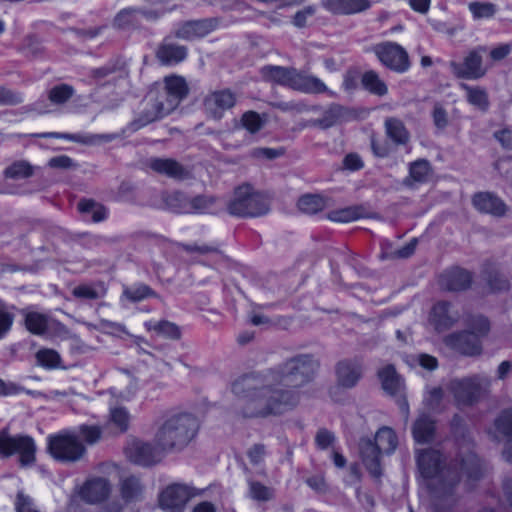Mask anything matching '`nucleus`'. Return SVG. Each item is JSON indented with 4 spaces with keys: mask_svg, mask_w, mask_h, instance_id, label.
Wrapping results in <instances>:
<instances>
[{
    "mask_svg": "<svg viewBox=\"0 0 512 512\" xmlns=\"http://www.w3.org/2000/svg\"><path fill=\"white\" fill-rule=\"evenodd\" d=\"M320 369V360L312 353H299L285 359L266 376L247 374L235 380L232 392L239 399L244 418L280 415L300 400L295 389L311 383Z\"/></svg>",
    "mask_w": 512,
    "mask_h": 512,
    "instance_id": "nucleus-1",
    "label": "nucleus"
},
{
    "mask_svg": "<svg viewBox=\"0 0 512 512\" xmlns=\"http://www.w3.org/2000/svg\"><path fill=\"white\" fill-rule=\"evenodd\" d=\"M416 462L421 476L430 480L429 487L433 495L434 512H453L457 502L456 487L461 476L477 480L481 475V466L470 442L463 440L454 459L445 463L443 454L436 449L420 450Z\"/></svg>",
    "mask_w": 512,
    "mask_h": 512,
    "instance_id": "nucleus-2",
    "label": "nucleus"
},
{
    "mask_svg": "<svg viewBox=\"0 0 512 512\" xmlns=\"http://www.w3.org/2000/svg\"><path fill=\"white\" fill-rule=\"evenodd\" d=\"M200 429L198 417L190 412L166 411L156 422L154 442L164 450L181 451Z\"/></svg>",
    "mask_w": 512,
    "mask_h": 512,
    "instance_id": "nucleus-3",
    "label": "nucleus"
},
{
    "mask_svg": "<svg viewBox=\"0 0 512 512\" xmlns=\"http://www.w3.org/2000/svg\"><path fill=\"white\" fill-rule=\"evenodd\" d=\"M262 78L271 83L306 93H323L326 85L318 78L300 74L293 67L266 65L260 69Z\"/></svg>",
    "mask_w": 512,
    "mask_h": 512,
    "instance_id": "nucleus-4",
    "label": "nucleus"
},
{
    "mask_svg": "<svg viewBox=\"0 0 512 512\" xmlns=\"http://www.w3.org/2000/svg\"><path fill=\"white\" fill-rule=\"evenodd\" d=\"M492 379L485 373L453 379L449 390L458 407H472L490 395Z\"/></svg>",
    "mask_w": 512,
    "mask_h": 512,
    "instance_id": "nucleus-5",
    "label": "nucleus"
},
{
    "mask_svg": "<svg viewBox=\"0 0 512 512\" xmlns=\"http://www.w3.org/2000/svg\"><path fill=\"white\" fill-rule=\"evenodd\" d=\"M227 211L230 215L242 218L261 217L270 211V201L249 184H244L235 188L227 204Z\"/></svg>",
    "mask_w": 512,
    "mask_h": 512,
    "instance_id": "nucleus-6",
    "label": "nucleus"
},
{
    "mask_svg": "<svg viewBox=\"0 0 512 512\" xmlns=\"http://www.w3.org/2000/svg\"><path fill=\"white\" fill-rule=\"evenodd\" d=\"M47 450L57 461L63 463H75L84 458L86 447L73 431H62L48 436Z\"/></svg>",
    "mask_w": 512,
    "mask_h": 512,
    "instance_id": "nucleus-7",
    "label": "nucleus"
},
{
    "mask_svg": "<svg viewBox=\"0 0 512 512\" xmlns=\"http://www.w3.org/2000/svg\"><path fill=\"white\" fill-rule=\"evenodd\" d=\"M36 445L32 437L28 435L12 436L8 428L0 431V456L10 457L19 454L22 466L32 465L35 462Z\"/></svg>",
    "mask_w": 512,
    "mask_h": 512,
    "instance_id": "nucleus-8",
    "label": "nucleus"
},
{
    "mask_svg": "<svg viewBox=\"0 0 512 512\" xmlns=\"http://www.w3.org/2000/svg\"><path fill=\"white\" fill-rule=\"evenodd\" d=\"M203 491L185 484L168 485L159 495V506L165 512H183L188 501Z\"/></svg>",
    "mask_w": 512,
    "mask_h": 512,
    "instance_id": "nucleus-9",
    "label": "nucleus"
},
{
    "mask_svg": "<svg viewBox=\"0 0 512 512\" xmlns=\"http://www.w3.org/2000/svg\"><path fill=\"white\" fill-rule=\"evenodd\" d=\"M487 52L485 46H478L470 50L464 57L463 62L451 61L449 67L451 72L460 79H480L487 68L483 64V55Z\"/></svg>",
    "mask_w": 512,
    "mask_h": 512,
    "instance_id": "nucleus-10",
    "label": "nucleus"
},
{
    "mask_svg": "<svg viewBox=\"0 0 512 512\" xmlns=\"http://www.w3.org/2000/svg\"><path fill=\"white\" fill-rule=\"evenodd\" d=\"M373 52L384 66L395 72L403 73L410 67L407 51L395 42L376 44Z\"/></svg>",
    "mask_w": 512,
    "mask_h": 512,
    "instance_id": "nucleus-11",
    "label": "nucleus"
},
{
    "mask_svg": "<svg viewBox=\"0 0 512 512\" xmlns=\"http://www.w3.org/2000/svg\"><path fill=\"white\" fill-rule=\"evenodd\" d=\"M236 101V95L230 89L215 90L204 97V112L209 118L218 121L235 106Z\"/></svg>",
    "mask_w": 512,
    "mask_h": 512,
    "instance_id": "nucleus-12",
    "label": "nucleus"
},
{
    "mask_svg": "<svg viewBox=\"0 0 512 512\" xmlns=\"http://www.w3.org/2000/svg\"><path fill=\"white\" fill-rule=\"evenodd\" d=\"M188 93L189 88L185 79L181 76L171 75L164 78V89L156 93V96L166 106V110L172 112L187 97Z\"/></svg>",
    "mask_w": 512,
    "mask_h": 512,
    "instance_id": "nucleus-13",
    "label": "nucleus"
},
{
    "mask_svg": "<svg viewBox=\"0 0 512 512\" xmlns=\"http://www.w3.org/2000/svg\"><path fill=\"white\" fill-rule=\"evenodd\" d=\"M142 105L143 109L141 112L129 123L128 128L132 132L171 113L169 110H166V106L154 93H150L142 102Z\"/></svg>",
    "mask_w": 512,
    "mask_h": 512,
    "instance_id": "nucleus-14",
    "label": "nucleus"
},
{
    "mask_svg": "<svg viewBox=\"0 0 512 512\" xmlns=\"http://www.w3.org/2000/svg\"><path fill=\"white\" fill-rule=\"evenodd\" d=\"M165 452L169 451L162 449L156 443L153 445L149 442L137 441L132 444L129 457L134 463L147 467L159 463Z\"/></svg>",
    "mask_w": 512,
    "mask_h": 512,
    "instance_id": "nucleus-15",
    "label": "nucleus"
},
{
    "mask_svg": "<svg viewBox=\"0 0 512 512\" xmlns=\"http://www.w3.org/2000/svg\"><path fill=\"white\" fill-rule=\"evenodd\" d=\"M446 344L466 356H478L482 353V342L476 334L469 331L452 333L446 337Z\"/></svg>",
    "mask_w": 512,
    "mask_h": 512,
    "instance_id": "nucleus-16",
    "label": "nucleus"
},
{
    "mask_svg": "<svg viewBox=\"0 0 512 512\" xmlns=\"http://www.w3.org/2000/svg\"><path fill=\"white\" fill-rule=\"evenodd\" d=\"M217 20L213 18L190 20L183 22L175 31V37L187 41H193L205 37L217 27Z\"/></svg>",
    "mask_w": 512,
    "mask_h": 512,
    "instance_id": "nucleus-17",
    "label": "nucleus"
},
{
    "mask_svg": "<svg viewBox=\"0 0 512 512\" xmlns=\"http://www.w3.org/2000/svg\"><path fill=\"white\" fill-rule=\"evenodd\" d=\"M337 383L339 386L351 389L357 385L362 377L363 366L358 359H344L335 367Z\"/></svg>",
    "mask_w": 512,
    "mask_h": 512,
    "instance_id": "nucleus-18",
    "label": "nucleus"
},
{
    "mask_svg": "<svg viewBox=\"0 0 512 512\" xmlns=\"http://www.w3.org/2000/svg\"><path fill=\"white\" fill-rule=\"evenodd\" d=\"M472 274L460 267H453L444 271L439 277V285L447 291H463L468 289L472 283Z\"/></svg>",
    "mask_w": 512,
    "mask_h": 512,
    "instance_id": "nucleus-19",
    "label": "nucleus"
},
{
    "mask_svg": "<svg viewBox=\"0 0 512 512\" xmlns=\"http://www.w3.org/2000/svg\"><path fill=\"white\" fill-rule=\"evenodd\" d=\"M353 117V113L348 108L340 104L333 103L323 111L322 117L318 119H312L310 124L326 130L333 126L347 122Z\"/></svg>",
    "mask_w": 512,
    "mask_h": 512,
    "instance_id": "nucleus-20",
    "label": "nucleus"
},
{
    "mask_svg": "<svg viewBox=\"0 0 512 512\" xmlns=\"http://www.w3.org/2000/svg\"><path fill=\"white\" fill-rule=\"evenodd\" d=\"M31 136L36 138L66 139L84 145L108 143L117 138L116 134H70L59 132L35 133L31 134Z\"/></svg>",
    "mask_w": 512,
    "mask_h": 512,
    "instance_id": "nucleus-21",
    "label": "nucleus"
},
{
    "mask_svg": "<svg viewBox=\"0 0 512 512\" xmlns=\"http://www.w3.org/2000/svg\"><path fill=\"white\" fill-rule=\"evenodd\" d=\"M359 451L362 461L369 473L379 478L382 475L380 456L382 452L370 438H361L359 442Z\"/></svg>",
    "mask_w": 512,
    "mask_h": 512,
    "instance_id": "nucleus-22",
    "label": "nucleus"
},
{
    "mask_svg": "<svg viewBox=\"0 0 512 512\" xmlns=\"http://www.w3.org/2000/svg\"><path fill=\"white\" fill-rule=\"evenodd\" d=\"M459 319V314L451 309L447 301L437 302L430 313V323L437 331H444L451 328Z\"/></svg>",
    "mask_w": 512,
    "mask_h": 512,
    "instance_id": "nucleus-23",
    "label": "nucleus"
},
{
    "mask_svg": "<svg viewBox=\"0 0 512 512\" xmlns=\"http://www.w3.org/2000/svg\"><path fill=\"white\" fill-rule=\"evenodd\" d=\"M148 166L154 172L172 179L184 180L189 177V171L172 158H151Z\"/></svg>",
    "mask_w": 512,
    "mask_h": 512,
    "instance_id": "nucleus-24",
    "label": "nucleus"
},
{
    "mask_svg": "<svg viewBox=\"0 0 512 512\" xmlns=\"http://www.w3.org/2000/svg\"><path fill=\"white\" fill-rule=\"evenodd\" d=\"M109 481L105 478L88 480L81 489V498L90 504L104 501L110 494Z\"/></svg>",
    "mask_w": 512,
    "mask_h": 512,
    "instance_id": "nucleus-25",
    "label": "nucleus"
},
{
    "mask_svg": "<svg viewBox=\"0 0 512 512\" xmlns=\"http://www.w3.org/2000/svg\"><path fill=\"white\" fill-rule=\"evenodd\" d=\"M321 5L334 15H350L367 10L369 0H322Z\"/></svg>",
    "mask_w": 512,
    "mask_h": 512,
    "instance_id": "nucleus-26",
    "label": "nucleus"
},
{
    "mask_svg": "<svg viewBox=\"0 0 512 512\" xmlns=\"http://www.w3.org/2000/svg\"><path fill=\"white\" fill-rule=\"evenodd\" d=\"M474 207L481 213L493 216H503L506 212L505 203L496 195L489 192H480L472 199Z\"/></svg>",
    "mask_w": 512,
    "mask_h": 512,
    "instance_id": "nucleus-27",
    "label": "nucleus"
},
{
    "mask_svg": "<svg viewBox=\"0 0 512 512\" xmlns=\"http://www.w3.org/2000/svg\"><path fill=\"white\" fill-rule=\"evenodd\" d=\"M435 430L434 420L430 416L422 414L413 424V438L418 444L430 443L434 440Z\"/></svg>",
    "mask_w": 512,
    "mask_h": 512,
    "instance_id": "nucleus-28",
    "label": "nucleus"
},
{
    "mask_svg": "<svg viewBox=\"0 0 512 512\" xmlns=\"http://www.w3.org/2000/svg\"><path fill=\"white\" fill-rule=\"evenodd\" d=\"M120 495L126 503L138 502L143 499L144 485L141 480L130 475L120 481Z\"/></svg>",
    "mask_w": 512,
    "mask_h": 512,
    "instance_id": "nucleus-29",
    "label": "nucleus"
},
{
    "mask_svg": "<svg viewBox=\"0 0 512 512\" xmlns=\"http://www.w3.org/2000/svg\"><path fill=\"white\" fill-rule=\"evenodd\" d=\"M387 137L397 146L407 145L410 141V133L402 120L388 117L384 123Z\"/></svg>",
    "mask_w": 512,
    "mask_h": 512,
    "instance_id": "nucleus-30",
    "label": "nucleus"
},
{
    "mask_svg": "<svg viewBox=\"0 0 512 512\" xmlns=\"http://www.w3.org/2000/svg\"><path fill=\"white\" fill-rule=\"evenodd\" d=\"M187 56V48L177 44H161L156 52L158 60L165 65L177 64Z\"/></svg>",
    "mask_w": 512,
    "mask_h": 512,
    "instance_id": "nucleus-31",
    "label": "nucleus"
},
{
    "mask_svg": "<svg viewBox=\"0 0 512 512\" xmlns=\"http://www.w3.org/2000/svg\"><path fill=\"white\" fill-rule=\"evenodd\" d=\"M483 278L490 290L493 292H503L510 289V281L498 268L488 264L483 270Z\"/></svg>",
    "mask_w": 512,
    "mask_h": 512,
    "instance_id": "nucleus-32",
    "label": "nucleus"
},
{
    "mask_svg": "<svg viewBox=\"0 0 512 512\" xmlns=\"http://www.w3.org/2000/svg\"><path fill=\"white\" fill-rule=\"evenodd\" d=\"M460 87L466 93L467 102L482 112L489 109L490 101L487 91L479 86H469L466 83H461Z\"/></svg>",
    "mask_w": 512,
    "mask_h": 512,
    "instance_id": "nucleus-33",
    "label": "nucleus"
},
{
    "mask_svg": "<svg viewBox=\"0 0 512 512\" xmlns=\"http://www.w3.org/2000/svg\"><path fill=\"white\" fill-rule=\"evenodd\" d=\"M382 388L389 394H396L401 388V380L393 365H387L378 371Z\"/></svg>",
    "mask_w": 512,
    "mask_h": 512,
    "instance_id": "nucleus-34",
    "label": "nucleus"
},
{
    "mask_svg": "<svg viewBox=\"0 0 512 512\" xmlns=\"http://www.w3.org/2000/svg\"><path fill=\"white\" fill-rule=\"evenodd\" d=\"M115 73H120L121 75L125 76L128 74L126 70V62L120 57L111 60L102 67L93 69L91 71V77L94 80L99 81Z\"/></svg>",
    "mask_w": 512,
    "mask_h": 512,
    "instance_id": "nucleus-35",
    "label": "nucleus"
},
{
    "mask_svg": "<svg viewBox=\"0 0 512 512\" xmlns=\"http://www.w3.org/2000/svg\"><path fill=\"white\" fill-rule=\"evenodd\" d=\"M373 442L382 453H392L397 447V437L395 432L386 426L377 431Z\"/></svg>",
    "mask_w": 512,
    "mask_h": 512,
    "instance_id": "nucleus-36",
    "label": "nucleus"
},
{
    "mask_svg": "<svg viewBox=\"0 0 512 512\" xmlns=\"http://www.w3.org/2000/svg\"><path fill=\"white\" fill-rule=\"evenodd\" d=\"M148 330L154 331L157 335L171 339L178 340L181 337L180 328L175 324L167 320H161L158 322H147L145 324Z\"/></svg>",
    "mask_w": 512,
    "mask_h": 512,
    "instance_id": "nucleus-37",
    "label": "nucleus"
},
{
    "mask_svg": "<svg viewBox=\"0 0 512 512\" xmlns=\"http://www.w3.org/2000/svg\"><path fill=\"white\" fill-rule=\"evenodd\" d=\"M361 83L363 87L371 94L384 96L388 92L387 85L382 81L379 75L373 71H367L362 75Z\"/></svg>",
    "mask_w": 512,
    "mask_h": 512,
    "instance_id": "nucleus-38",
    "label": "nucleus"
},
{
    "mask_svg": "<svg viewBox=\"0 0 512 512\" xmlns=\"http://www.w3.org/2000/svg\"><path fill=\"white\" fill-rule=\"evenodd\" d=\"M35 167L28 161L19 160L13 162L4 170V176L13 180L26 179L34 174Z\"/></svg>",
    "mask_w": 512,
    "mask_h": 512,
    "instance_id": "nucleus-39",
    "label": "nucleus"
},
{
    "mask_svg": "<svg viewBox=\"0 0 512 512\" xmlns=\"http://www.w3.org/2000/svg\"><path fill=\"white\" fill-rule=\"evenodd\" d=\"M190 200L180 191L172 192L164 198L166 206L175 213H191Z\"/></svg>",
    "mask_w": 512,
    "mask_h": 512,
    "instance_id": "nucleus-40",
    "label": "nucleus"
},
{
    "mask_svg": "<svg viewBox=\"0 0 512 512\" xmlns=\"http://www.w3.org/2000/svg\"><path fill=\"white\" fill-rule=\"evenodd\" d=\"M365 216V209L362 206H350L328 214V218L335 222H350Z\"/></svg>",
    "mask_w": 512,
    "mask_h": 512,
    "instance_id": "nucleus-41",
    "label": "nucleus"
},
{
    "mask_svg": "<svg viewBox=\"0 0 512 512\" xmlns=\"http://www.w3.org/2000/svg\"><path fill=\"white\" fill-rule=\"evenodd\" d=\"M139 9L127 8L121 10L114 18L113 26L120 30L138 27Z\"/></svg>",
    "mask_w": 512,
    "mask_h": 512,
    "instance_id": "nucleus-42",
    "label": "nucleus"
},
{
    "mask_svg": "<svg viewBox=\"0 0 512 512\" xmlns=\"http://www.w3.org/2000/svg\"><path fill=\"white\" fill-rule=\"evenodd\" d=\"M432 173V168L428 160L419 159L412 162L409 166L410 177L416 182H426Z\"/></svg>",
    "mask_w": 512,
    "mask_h": 512,
    "instance_id": "nucleus-43",
    "label": "nucleus"
},
{
    "mask_svg": "<svg viewBox=\"0 0 512 512\" xmlns=\"http://www.w3.org/2000/svg\"><path fill=\"white\" fill-rule=\"evenodd\" d=\"M299 209L307 214H315L325 207L323 198L319 195H304L298 201Z\"/></svg>",
    "mask_w": 512,
    "mask_h": 512,
    "instance_id": "nucleus-44",
    "label": "nucleus"
},
{
    "mask_svg": "<svg viewBox=\"0 0 512 512\" xmlns=\"http://www.w3.org/2000/svg\"><path fill=\"white\" fill-rule=\"evenodd\" d=\"M467 327V331L476 334L481 340L488 335L490 331V322L482 315H474L467 319Z\"/></svg>",
    "mask_w": 512,
    "mask_h": 512,
    "instance_id": "nucleus-45",
    "label": "nucleus"
},
{
    "mask_svg": "<svg viewBox=\"0 0 512 512\" xmlns=\"http://www.w3.org/2000/svg\"><path fill=\"white\" fill-rule=\"evenodd\" d=\"M74 88L68 84H59L48 91V99L51 103L62 105L66 103L74 94Z\"/></svg>",
    "mask_w": 512,
    "mask_h": 512,
    "instance_id": "nucleus-46",
    "label": "nucleus"
},
{
    "mask_svg": "<svg viewBox=\"0 0 512 512\" xmlns=\"http://www.w3.org/2000/svg\"><path fill=\"white\" fill-rule=\"evenodd\" d=\"M249 495L253 500L266 502L274 498L275 491L259 481L250 480Z\"/></svg>",
    "mask_w": 512,
    "mask_h": 512,
    "instance_id": "nucleus-47",
    "label": "nucleus"
},
{
    "mask_svg": "<svg viewBox=\"0 0 512 512\" xmlns=\"http://www.w3.org/2000/svg\"><path fill=\"white\" fill-rule=\"evenodd\" d=\"M272 106L282 112H290L292 114H301L308 111L316 112L320 110L318 106H308L301 101H279L273 103Z\"/></svg>",
    "mask_w": 512,
    "mask_h": 512,
    "instance_id": "nucleus-48",
    "label": "nucleus"
},
{
    "mask_svg": "<svg viewBox=\"0 0 512 512\" xmlns=\"http://www.w3.org/2000/svg\"><path fill=\"white\" fill-rule=\"evenodd\" d=\"M123 296L132 302H139L147 297H156L157 294L146 284H137L132 287H125Z\"/></svg>",
    "mask_w": 512,
    "mask_h": 512,
    "instance_id": "nucleus-49",
    "label": "nucleus"
},
{
    "mask_svg": "<svg viewBox=\"0 0 512 512\" xmlns=\"http://www.w3.org/2000/svg\"><path fill=\"white\" fill-rule=\"evenodd\" d=\"M25 326L31 333L41 335L47 330V318L45 315L37 312L27 313Z\"/></svg>",
    "mask_w": 512,
    "mask_h": 512,
    "instance_id": "nucleus-50",
    "label": "nucleus"
},
{
    "mask_svg": "<svg viewBox=\"0 0 512 512\" xmlns=\"http://www.w3.org/2000/svg\"><path fill=\"white\" fill-rule=\"evenodd\" d=\"M111 424L118 429L120 433H124L129 428L130 415L126 408L116 407L110 413Z\"/></svg>",
    "mask_w": 512,
    "mask_h": 512,
    "instance_id": "nucleus-51",
    "label": "nucleus"
},
{
    "mask_svg": "<svg viewBox=\"0 0 512 512\" xmlns=\"http://www.w3.org/2000/svg\"><path fill=\"white\" fill-rule=\"evenodd\" d=\"M496 430L507 439L512 437V408L503 410L494 422Z\"/></svg>",
    "mask_w": 512,
    "mask_h": 512,
    "instance_id": "nucleus-52",
    "label": "nucleus"
},
{
    "mask_svg": "<svg viewBox=\"0 0 512 512\" xmlns=\"http://www.w3.org/2000/svg\"><path fill=\"white\" fill-rule=\"evenodd\" d=\"M216 202V198L207 195H198L190 200L191 213H209Z\"/></svg>",
    "mask_w": 512,
    "mask_h": 512,
    "instance_id": "nucleus-53",
    "label": "nucleus"
},
{
    "mask_svg": "<svg viewBox=\"0 0 512 512\" xmlns=\"http://www.w3.org/2000/svg\"><path fill=\"white\" fill-rule=\"evenodd\" d=\"M37 362L46 368H57L60 364V355L52 349H41L36 353Z\"/></svg>",
    "mask_w": 512,
    "mask_h": 512,
    "instance_id": "nucleus-54",
    "label": "nucleus"
},
{
    "mask_svg": "<svg viewBox=\"0 0 512 512\" xmlns=\"http://www.w3.org/2000/svg\"><path fill=\"white\" fill-rule=\"evenodd\" d=\"M22 50L27 57L35 59L43 55L45 48L37 37L30 35L24 39Z\"/></svg>",
    "mask_w": 512,
    "mask_h": 512,
    "instance_id": "nucleus-55",
    "label": "nucleus"
},
{
    "mask_svg": "<svg viewBox=\"0 0 512 512\" xmlns=\"http://www.w3.org/2000/svg\"><path fill=\"white\" fill-rule=\"evenodd\" d=\"M493 166L499 176L512 188V156L499 158L494 162Z\"/></svg>",
    "mask_w": 512,
    "mask_h": 512,
    "instance_id": "nucleus-56",
    "label": "nucleus"
},
{
    "mask_svg": "<svg viewBox=\"0 0 512 512\" xmlns=\"http://www.w3.org/2000/svg\"><path fill=\"white\" fill-rule=\"evenodd\" d=\"M14 322V314L9 311L8 306L0 300V339L11 329Z\"/></svg>",
    "mask_w": 512,
    "mask_h": 512,
    "instance_id": "nucleus-57",
    "label": "nucleus"
},
{
    "mask_svg": "<svg viewBox=\"0 0 512 512\" xmlns=\"http://www.w3.org/2000/svg\"><path fill=\"white\" fill-rule=\"evenodd\" d=\"M101 429L98 426L81 425L79 427V439H83L85 443L93 445L101 438Z\"/></svg>",
    "mask_w": 512,
    "mask_h": 512,
    "instance_id": "nucleus-58",
    "label": "nucleus"
},
{
    "mask_svg": "<svg viewBox=\"0 0 512 512\" xmlns=\"http://www.w3.org/2000/svg\"><path fill=\"white\" fill-rule=\"evenodd\" d=\"M23 102L20 92L0 86V106H15Z\"/></svg>",
    "mask_w": 512,
    "mask_h": 512,
    "instance_id": "nucleus-59",
    "label": "nucleus"
},
{
    "mask_svg": "<svg viewBox=\"0 0 512 512\" xmlns=\"http://www.w3.org/2000/svg\"><path fill=\"white\" fill-rule=\"evenodd\" d=\"M431 116L437 129L444 130L448 126V113L441 103L436 102L434 104Z\"/></svg>",
    "mask_w": 512,
    "mask_h": 512,
    "instance_id": "nucleus-60",
    "label": "nucleus"
},
{
    "mask_svg": "<svg viewBox=\"0 0 512 512\" xmlns=\"http://www.w3.org/2000/svg\"><path fill=\"white\" fill-rule=\"evenodd\" d=\"M469 9L475 18H489L496 12L495 5L492 3L472 2Z\"/></svg>",
    "mask_w": 512,
    "mask_h": 512,
    "instance_id": "nucleus-61",
    "label": "nucleus"
},
{
    "mask_svg": "<svg viewBox=\"0 0 512 512\" xmlns=\"http://www.w3.org/2000/svg\"><path fill=\"white\" fill-rule=\"evenodd\" d=\"M241 121L243 127H245L250 133L258 132L263 126V122L259 114L254 111L245 112L242 115Z\"/></svg>",
    "mask_w": 512,
    "mask_h": 512,
    "instance_id": "nucleus-62",
    "label": "nucleus"
},
{
    "mask_svg": "<svg viewBox=\"0 0 512 512\" xmlns=\"http://www.w3.org/2000/svg\"><path fill=\"white\" fill-rule=\"evenodd\" d=\"M72 295L79 299L94 300L100 298L103 291L100 292L91 285H79L72 290Z\"/></svg>",
    "mask_w": 512,
    "mask_h": 512,
    "instance_id": "nucleus-63",
    "label": "nucleus"
},
{
    "mask_svg": "<svg viewBox=\"0 0 512 512\" xmlns=\"http://www.w3.org/2000/svg\"><path fill=\"white\" fill-rule=\"evenodd\" d=\"M315 13L316 7L314 5L305 6L295 13L292 18V23L297 28H304L307 25V19L314 16Z\"/></svg>",
    "mask_w": 512,
    "mask_h": 512,
    "instance_id": "nucleus-64",
    "label": "nucleus"
}]
</instances>
